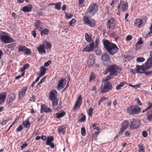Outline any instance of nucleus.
<instances>
[{
	"instance_id": "f257e3e1",
	"label": "nucleus",
	"mask_w": 152,
	"mask_h": 152,
	"mask_svg": "<svg viewBox=\"0 0 152 152\" xmlns=\"http://www.w3.org/2000/svg\"><path fill=\"white\" fill-rule=\"evenodd\" d=\"M103 45L107 52L112 56L117 53L118 48L116 45L107 40H103Z\"/></svg>"
},
{
	"instance_id": "f03ea898",
	"label": "nucleus",
	"mask_w": 152,
	"mask_h": 152,
	"mask_svg": "<svg viewBox=\"0 0 152 152\" xmlns=\"http://www.w3.org/2000/svg\"><path fill=\"white\" fill-rule=\"evenodd\" d=\"M126 110L129 115H134L139 113L141 112V109L137 105H132L128 107Z\"/></svg>"
},
{
	"instance_id": "7ed1b4c3",
	"label": "nucleus",
	"mask_w": 152,
	"mask_h": 152,
	"mask_svg": "<svg viewBox=\"0 0 152 152\" xmlns=\"http://www.w3.org/2000/svg\"><path fill=\"white\" fill-rule=\"evenodd\" d=\"M98 6L96 4L94 3L91 4L87 10V14L90 16V18L94 15L97 12Z\"/></svg>"
},
{
	"instance_id": "20e7f679",
	"label": "nucleus",
	"mask_w": 152,
	"mask_h": 152,
	"mask_svg": "<svg viewBox=\"0 0 152 152\" xmlns=\"http://www.w3.org/2000/svg\"><path fill=\"white\" fill-rule=\"evenodd\" d=\"M5 32L1 31L0 32V39L2 42L4 43H8L14 42V40L8 36L4 35L7 34Z\"/></svg>"
},
{
	"instance_id": "39448f33",
	"label": "nucleus",
	"mask_w": 152,
	"mask_h": 152,
	"mask_svg": "<svg viewBox=\"0 0 152 152\" xmlns=\"http://www.w3.org/2000/svg\"><path fill=\"white\" fill-rule=\"evenodd\" d=\"M119 67L114 64L109 65L107 66V70L111 75H118Z\"/></svg>"
},
{
	"instance_id": "423d86ee",
	"label": "nucleus",
	"mask_w": 152,
	"mask_h": 152,
	"mask_svg": "<svg viewBox=\"0 0 152 152\" xmlns=\"http://www.w3.org/2000/svg\"><path fill=\"white\" fill-rule=\"evenodd\" d=\"M112 88V85L110 82H105L103 86H102L100 89L101 93H105L108 91Z\"/></svg>"
},
{
	"instance_id": "0eeeda50",
	"label": "nucleus",
	"mask_w": 152,
	"mask_h": 152,
	"mask_svg": "<svg viewBox=\"0 0 152 152\" xmlns=\"http://www.w3.org/2000/svg\"><path fill=\"white\" fill-rule=\"evenodd\" d=\"M141 124L140 121L139 120L134 119L131 123L130 126L131 129H134L138 128Z\"/></svg>"
},
{
	"instance_id": "6e6552de",
	"label": "nucleus",
	"mask_w": 152,
	"mask_h": 152,
	"mask_svg": "<svg viewBox=\"0 0 152 152\" xmlns=\"http://www.w3.org/2000/svg\"><path fill=\"white\" fill-rule=\"evenodd\" d=\"M95 59V58L94 55L92 54L90 55L87 62V66L88 67L92 66L94 64Z\"/></svg>"
},
{
	"instance_id": "1a4fd4ad",
	"label": "nucleus",
	"mask_w": 152,
	"mask_h": 152,
	"mask_svg": "<svg viewBox=\"0 0 152 152\" xmlns=\"http://www.w3.org/2000/svg\"><path fill=\"white\" fill-rule=\"evenodd\" d=\"M66 80L62 78L58 81V84L57 87V88L58 90H61L63 88L66 83Z\"/></svg>"
},
{
	"instance_id": "9d476101",
	"label": "nucleus",
	"mask_w": 152,
	"mask_h": 152,
	"mask_svg": "<svg viewBox=\"0 0 152 152\" xmlns=\"http://www.w3.org/2000/svg\"><path fill=\"white\" fill-rule=\"evenodd\" d=\"M15 98V96L14 94L12 96H10L7 99V103L9 106H11L13 103Z\"/></svg>"
},
{
	"instance_id": "9b49d317",
	"label": "nucleus",
	"mask_w": 152,
	"mask_h": 152,
	"mask_svg": "<svg viewBox=\"0 0 152 152\" xmlns=\"http://www.w3.org/2000/svg\"><path fill=\"white\" fill-rule=\"evenodd\" d=\"M83 21L84 24L89 25L91 27H93L95 25L94 23L91 22L89 18L87 16H85L83 18Z\"/></svg>"
},
{
	"instance_id": "f8f14e48",
	"label": "nucleus",
	"mask_w": 152,
	"mask_h": 152,
	"mask_svg": "<svg viewBox=\"0 0 152 152\" xmlns=\"http://www.w3.org/2000/svg\"><path fill=\"white\" fill-rule=\"evenodd\" d=\"M27 90V87L26 86H24L21 88L20 91L19 92L18 94L19 97L20 98H22L24 96Z\"/></svg>"
},
{
	"instance_id": "ddd939ff",
	"label": "nucleus",
	"mask_w": 152,
	"mask_h": 152,
	"mask_svg": "<svg viewBox=\"0 0 152 152\" xmlns=\"http://www.w3.org/2000/svg\"><path fill=\"white\" fill-rule=\"evenodd\" d=\"M57 92L55 90L52 91L50 93L49 98L50 100L53 101L55 100L56 97Z\"/></svg>"
},
{
	"instance_id": "4468645a",
	"label": "nucleus",
	"mask_w": 152,
	"mask_h": 152,
	"mask_svg": "<svg viewBox=\"0 0 152 152\" xmlns=\"http://www.w3.org/2000/svg\"><path fill=\"white\" fill-rule=\"evenodd\" d=\"M82 98L81 96V95L79 96L74 107L73 109L74 110L77 108V107H80L82 102Z\"/></svg>"
},
{
	"instance_id": "2eb2a0df",
	"label": "nucleus",
	"mask_w": 152,
	"mask_h": 152,
	"mask_svg": "<svg viewBox=\"0 0 152 152\" xmlns=\"http://www.w3.org/2000/svg\"><path fill=\"white\" fill-rule=\"evenodd\" d=\"M94 43L92 42L89 44V47L87 46L84 48L83 50V52H89L93 51L94 49Z\"/></svg>"
},
{
	"instance_id": "dca6fc26",
	"label": "nucleus",
	"mask_w": 152,
	"mask_h": 152,
	"mask_svg": "<svg viewBox=\"0 0 152 152\" xmlns=\"http://www.w3.org/2000/svg\"><path fill=\"white\" fill-rule=\"evenodd\" d=\"M52 110L49 107H46L45 105L42 104L41 105V113H50L51 112Z\"/></svg>"
},
{
	"instance_id": "f3484780",
	"label": "nucleus",
	"mask_w": 152,
	"mask_h": 152,
	"mask_svg": "<svg viewBox=\"0 0 152 152\" xmlns=\"http://www.w3.org/2000/svg\"><path fill=\"white\" fill-rule=\"evenodd\" d=\"M145 66H141L137 65L136 66V68L138 69V70H141L142 71V72L144 71V70L150 69V68H148L150 66V64H146V62L145 64Z\"/></svg>"
},
{
	"instance_id": "a211bd4d",
	"label": "nucleus",
	"mask_w": 152,
	"mask_h": 152,
	"mask_svg": "<svg viewBox=\"0 0 152 152\" xmlns=\"http://www.w3.org/2000/svg\"><path fill=\"white\" fill-rule=\"evenodd\" d=\"M33 9L32 5L28 4L27 6H25L23 7L22 10L24 12H31Z\"/></svg>"
},
{
	"instance_id": "6ab92c4d",
	"label": "nucleus",
	"mask_w": 152,
	"mask_h": 152,
	"mask_svg": "<svg viewBox=\"0 0 152 152\" xmlns=\"http://www.w3.org/2000/svg\"><path fill=\"white\" fill-rule=\"evenodd\" d=\"M7 95V94L6 92L0 93V104H1L4 102Z\"/></svg>"
},
{
	"instance_id": "aec40b11",
	"label": "nucleus",
	"mask_w": 152,
	"mask_h": 152,
	"mask_svg": "<svg viewBox=\"0 0 152 152\" xmlns=\"http://www.w3.org/2000/svg\"><path fill=\"white\" fill-rule=\"evenodd\" d=\"M37 50L40 54L44 53H46L45 48L43 45H40L37 48Z\"/></svg>"
},
{
	"instance_id": "412c9836",
	"label": "nucleus",
	"mask_w": 152,
	"mask_h": 152,
	"mask_svg": "<svg viewBox=\"0 0 152 152\" xmlns=\"http://www.w3.org/2000/svg\"><path fill=\"white\" fill-rule=\"evenodd\" d=\"M120 5L122 7V11L125 12L127 11L128 8V5L126 3L124 2L122 0H121Z\"/></svg>"
},
{
	"instance_id": "4be33fe9",
	"label": "nucleus",
	"mask_w": 152,
	"mask_h": 152,
	"mask_svg": "<svg viewBox=\"0 0 152 152\" xmlns=\"http://www.w3.org/2000/svg\"><path fill=\"white\" fill-rule=\"evenodd\" d=\"M102 59L103 62L107 63H109L110 61V57L108 54H104L102 56Z\"/></svg>"
},
{
	"instance_id": "5701e85b",
	"label": "nucleus",
	"mask_w": 152,
	"mask_h": 152,
	"mask_svg": "<svg viewBox=\"0 0 152 152\" xmlns=\"http://www.w3.org/2000/svg\"><path fill=\"white\" fill-rule=\"evenodd\" d=\"M34 24L36 29H38L39 31L42 30V27L39 26L41 24V22L40 20H36Z\"/></svg>"
},
{
	"instance_id": "b1692460",
	"label": "nucleus",
	"mask_w": 152,
	"mask_h": 152,
	"mask_svg": "<svg viewBox=\"0 0 152 152\" xmlns=\"http://www.w3.org/2000/svg\"><path fill=\"white\" fill-rule=\"evenodd\" d=\"M143 22L142 20L140 18H138L135 20V22L134 23V25L137 26L138 28L142 24Z\"/></svg>"
},
{
	"instance_id": "393cba45",
	"label": "nucleus",
	"mask_w": 152,
	"mask_h": 152,
	"mask_svg": "<svg viewBox=\"0 0 152 152\" xmlns=\"http://www.w3.org/2000/svg\"><path fill=\"white\" fill-rule=\"evenodd\" d=\"M150 54L151 57L148 59L146 62V64H150V66L148 68H151L152 66V51L150 52Z\"/></svg>"
},
{
	"instance_id": "a878e982",
	"label": "nucleus",
	"mask_w": 152,
	"mask_h": 152,
	"mask_svg": "<svg viewBox=\"0 0 152 152\" xmlns=\"http://www.w3.org/2000/svg\"><path fill=\"white\" fill-rule=\"evenodd\" d=\"M65 130L66 127L64 126H62L58 128V131L59 133H62L63 134H64L65 133Z\"/></svg>"
},
{
	"instance_id": "bb28decb",
	"label": "nucleus",
	"mask_w": 152,
	"mask_h": 152,
	"mask_svg": "<svg viewBox=\"0 0 152 152\" xmlns=\"http://www.w3.org/2000/svg\"><path fill=\"white\" fill-rule=\"evenodd\" d=\"M49 29L47 28H45L41 31L40 35L42 36L44 35H47L49 34Z\"/></svg>"
},
{
	"instance_id": "cd10ccee",
	"label": "nucleus",
	"mask_w": 152,
	"mask_h": 152,
	"mask_svg": "<svg viewBox=\"0 0 152 152\" xmlns=\"http://www.w3.org/2000/svg\"><path fill=\"white\" fill-rule=\"evenodd\" d=\"M54 138L53 136H50L48 137L46 140V145H49L50 143H52V142Z\"/></svg>"
},
{
	"instance_id": "c85d7f7f",
	"label": "nucleus",
	"mask_w": 152,
	"mask_h": 152,
	"mask_svg": "<svg viewBox=\"0 0 152 152\" xmlns=\"http://www.w3.org/2000/svg\"><path fill=\"white\" fill-rule=\"evenodd\" d=\"M46 69L44 67H42L40 69V74H39V77H41L43 76L45 73L46 71Z\"/></svg>"
},
{
	"instance_id": "c756f323",
	"label": "nucleus",
	"mask_w": 152,
	"mask_h": 152,
	"mask_svg": "<svg viewBox=\"0 0 152 152\" xmlns=\"http://www.w3.org/2000/svg\"><path fill=\"white\" fill-rule=\"evenodd\" d=\"M61 2H59L53 4V5L55 6V9H57L58 10H59L61 9Z\"/></svg>"
},
{
	"instance_id": "7c9ffc66",
	"label": "nucleus",
	"mask_w": 152,
	"mask_h": 152,
	"mask_svg": "<svg viewBox=\"0 0 152 152\" xmlns=\"http://www.w3.org/2000/svg\"><path fill=\"white\" fill-rule=\"evenodd\" d=\"M147 118L149 121H152V110L148 112Z\"/></svg>"
},
{
	"instance_id": "2f4dec72",
	"label": "nucleus",
	"mask_w": 152,
	"mask_h": 152,
	"mask_svg": "<svg viewBox=\"0 0 152 152\" xmlns=\"http://www.w3.org/2000/svg\"><path fill=\"white\" fill-rule=\"evenodd\" d=\"M143 43V42L141 39H140L137 42L135 45L136 47L137 48H140L141 47V45Z\"/></svg>"
},
{
	"instance_id": "473e14b6",
	"label": "nucleus",
	"mask_w": 152,
	"mask_h": 152,
	"mask_svg": "<svg viewBox=\"0 0 152 152\" xmlns=\"http://www.w3.org/2000/svg\"><path fill=\"white\" fill-rule=\"evenodd\" d=\"M23 124L26 128H29L30 127V124L28 121H25L23 122Z\"/></svg>"
},
{
	"instance_id": "72a5a7b5",
	"label": "nucleus",
	"mask_w": 152,
	"mask_h": 152,
	"mask_svg": "<svg viewBox=\"0 0 152 152\" xmlns=\"http://www.w3.org/2000/svg\"><path fill=\"white\" fill-rule=\"evenodd\" d=\"M122 127L124 129H126L128 128L129 126V122L126 121H124L122 123Z\"/></svg>"
},
{
	"instance_id": "f704fd0d",
	"label": "nucleus",
	"mask_w": 152,
	"mask_h": 152,
	"mask_svg": "<svg viewBox=\"0 0 152 152\" xmlns=\"http://www.w3.org/2000/svg\"><path fill=\"white\" fill-rule=\"evenodd\" d=\"M65 112L62 111L60 113H56V115L57 118H60L63 116L65 115Z\"/></svg>"
},
{
	"instance_id": "c9c22d12",
	"label": "nucleus",
	"mask_w": 152,
	"mask_h": 152,
	"mask_svg": "<svg viewBox=\"0 0 152 152\" xmlns=\"http://www.w3.org/2000/svg\"><path fill=\"white\" fill-rule=\"evenodd\" d=\"M113 18H112L109 19L107 23V27L108 28H110L111 27V24H113Z\"/></svg>"
},
{
	"instance_id": "e433bc0d",
	"label": "nucleus",
	"mask_w": 152,
	"mask_h": 152,
	"mask_svg": "<svg viewBox=\"0 0 152 152\" xmlns=\"http://www.w3.org/2000/svg\"><path fill=\"white\" fill-rule=\"evenodd\" d=\"M126 83V82L124 81L120 83L116 87V89L117 90H119L121 89V87L123 86Z\"/></svg>"
},
{
	"instance_id": "4c0bfd02",
	"label": "nucleus",
	"mask_w": 152,
	"mask_h": 152,
	"mask_svg": "<svg viewBox=\"0 0 152 152\" xmlns=\"http://www.w3.org/2000/svg\"><path fill=\"white\" fill-rule=\"evenodd\" d=\"M85 37L87 41L90 42L91 40V38L90 36L89 35L88 33H86L85 34Z\"/></svg>"
},
{
	"instance_id": "58836bf2",
	"label": "nucleus",
	"mask_w": 152,
	"mask_h": 152,
	"mask_svg": "<svg viewBox=\"0 0 152 152\" xmlns=\"http://www.w3.org/2000/svg\"><path fill=\"white\" fill-rule=\"evenodd\" d=\"M26 48L25 46H20L18 48V50L19 52H23L24 53Z\"/></svg>"
},
{
	"instance_id": "ea45409f",
	"label": "nucleus",
	"mask_w": 152,
	"mask_h": 152,
	"mask_svg": "<svg viewBox=\"0 0 152 152\" xmlns=\"http://www.w3.org/2000/svg\"><path fill=\"white\" fill-rule=\"evenodd\" d=\"M139 152H145V147L142 145H139Z\"/></svg>"
},
{
	"instance_id": "a19ab883",
	"label": "nucleus",
	"mask_w": 152,
	"mask_h": 152,
	"mask_svg": "<svg viewBox=\"0 0 152 152\" xmlns=\"http://www.w3.org/2000/svg\"><path fill=\"white\" fill-rule=\"evenodd\" d=\"M65 17L67 19H69L72 18L73 17V15L71 13L67 14L65 12Z\"/></svg>"
},
{
	"instance_id": "79ce46f5",
	"label": "nucleus",
	"mask_w": 152,
	"mask_h": 152,
	"mask_svg": "<svg viewBox=\"0 0 152 152\" xmlns=\"http://www.w3.org/2000/svg\"><path fill=\"white\" fill-rule=\"evenodd\" d=\"M145 59L142 57H139L137 59V61L138 62H142L144 61Z\"/></svg>"
},
{
	"instance_id": "37998d69",
	"label": "nucleus",
	"mask_w": 152,
	"mask_h": 152,
	"mask_svg": "<svg viewBox=\"0 0 152 152\" xmlns=\"http://www.w3.org/2000/svg\"><path fill=\"white\" fill-rule=\"evenodd\" d=\"M31 53V51L28 48H26V49H25V51L24 53L25 54H26V55H28L30 54Z\"/></svg>"
},
{
	"instance_id": "c03bdc74",
	"label": "nucleus",
	"mask_w": 152,
	"mask_h": 152,
	"mask_svg": "<svg viewBox=\"0 0 152 152\" xmlns=\"http://www.w3.org/2000/svg\"><path fill=\"white\" fill-rule=\"evenodd\" d=\"M81 115L83 116V117L79 121V122H84L86 120V116L84 115L83 113H81Z\"/></svg>"
},
{
	"instance_id": "a18cd8bd",
	"label": "nucleus",
	"mask_w": 152,
	"mask_h": 152,
	"mask_svg": "<svg viewBox=\"0 0 152 152\" xmlns=\"http://www.w3.org/2000/svg\"><path fill=\"white\" fill-rule=\"evenodd\" d=\"M81 134L83 136H85L86 135V130L85 127H83L81 128Z\"/></svg>"
},
{
	"instance_id": "49530a36",
	"label": "nucleus",
	"mask_w": 152,
	"mask_h": 152,
	"mask_svg": "<svg viewBox=\"0 0 152 152\" xmlns=\"http://www.w3.org/2000/svg\"><path fill=\"white\" fill-rule=\"evenodd\" d=\"M149 106L146 108V109H145V110H143L142 111V113H144V112H146L148 110L150 109L152 107V103H151V102H149Z\"/></svg>"
},
{
	"instance_id": "de8ad7c7",
	"label": "nucleus",
	"mask_w": 152,
	"mask_h": 152,
	"mask_svg": "<svg viewBox=\"0 0 152 152\" xmlns=\"http://www.w3.org/2000/svg\"><path fill=\"white\" fill-rule=\"evenodd\" d=\"M16 46V44L15 43H12L11 44H9L7 45V47L9 48H13Z\"/></svg>"
},
{
	"instance_id": "09e8293b",
	"label": "nucleus",
	"mask_w": 152,
	"mask_h": 152,
	"mask_svg": "<svg viewBox=\"0 0 152 152\" xmlns=\"http://www.w3.org/2000/svg\"><path fill=\"white\" fill-rule=\"evenodd\" d=\"M23 129L22 126L20 125L16 129V131L17 132L21 131Z\"/></svg>"
},
{
	"instance_id": "8fccbe9b",
	"label": "nucleus",
	"mask_w": 152,
	"mask_h": 152,
	"mask_svg": "<svg viewBox=\"0 0 152 152\" xmlns=\"http://www.w3.org/2000/svg\"><path fill=\"white\" fill-rule=\"evenodd\" d=\"M93 110V109L91 107L88 110V114L91 117L92 116V114Z\"/></svg>"
},
{
	"instance_id": "3c124183",
	"label": "nucleus",
	"mask_w": 152,
	"mask_h": 152,
	"mask_svg": "<svg viewBox=\"0 0 152 152\" xmlns=\"http://www.w3.org/2000/svg\"><path fill=\"white\" fill-rule=\"evenodd\" d=\"M76 22V20L74 19H72L69 23V25L71 26H73L74 25H73Z\"/></svg>"
},
{
	"instance_id": "603ef678",
	"label": "nucleus",
	"mask_w": 152,
	"mask_h": 152,
	"mask_svg": "<svg viewBox=\"0 0 152 152\" xmlns=\"http://www.w3.org/2000/svg\"><path fill=\"white\" fill-rule=\"evenodd\" d=\"M51 63V61L50 60H49L47 62L44 63V65L45 67H48Z\"/></svg>"
},
{
	"instance_id": "864d4df0",
	"label": "nucleus",
	"mask_w": 152,
	"mask_h": 152,
	"mask_svg": "<svg viewBox=\"0 0 152 152\" xmlns=\"http://www.w3.org/2000/svg\"><path fill=\"white\" fill-rule=\"evenodd\" d=\"M98 125V124H96V125L95 124H94L92 126V127L93 129H96L97 130H99V128L97 126Z\"/></svg>"
},
{
	"instance_id": "5fc2aeb1",
	"label": "nucleus",
	"mask_w": 152,
	"mask_h": 152,
	"mask_svg": "<svg viewBox=\"0 0 152 152\" xmlns=\"http://www.w3.org/2000/svg\"><path fill=\"white\" fill-rule=\"evenodd\" d=\"M45 77H43L39 81V82L37 83V87H38L39 86L40 84L42 83V82H44L45 80Z\"/></svg>"
},
{
	"instance_id": "6e6d98bb",
	"label": "nucleus",
	"mask_w": 152,
	"mask_h": 152,
	"mask_svg": "<svg viewBox=\"0 0 152 152\" xmlns=\"http://www.w3.org/2000/svg\"><path fill=\"white\" fill-rule=\"evenodd\" d=\"M132 38V36L131 35H128L127 36L126 38V41H129Z\"/></svg>"
},
{
	"instance_id": "4d7b16f0",
	"label": "nucleus",
	"mask_w": 152,
	"mask_h": 152,
	"mask_svg": "<svg viewBox=\"0 0 152 152\" xmlns=\"http://www.w3.org/2000/svg\"><path fill=\"white\" fill-rule=\"evenodd\" d=\"M143 73H145V74L147 75H152V71H150L147 72H145V71L142 72Z\"/></svg>"
},
{
	"instance_id": "13d9d810",
	"label": "nucleus",
	"mask_w": 152,
	"mask_h": 152,
	"mask_svg": "<svg viewBox=\"0 0 152 152\" xmlns=\"http://www.w3.org/2000/svg\"><path fill=\"white\" fill-rule=\"evenodd\" d=\"M46 44L47 45L46 49H50L51 47V45L50 43L49 42L47 41L46 42Z\"/></svg>"
},
{
	"instance_id": "bf43d9fd",
	"label": "nucleus",
	"mask_w": 152,
	"mask_h": 152,
	"mask_svg": "<svg viewBox=\"0 0 152 152\" xmlns=\"http://www.w3.org/2000/svg\"><path fill=\"white\" fill-rule=\"evenodd\" d=\"M31 34L33 36L34 38L36 37L37 33L36 32L35 29H34L33 31H32Z\"/></svg>"
},
{
	"instance_id": "052dcab7",
	"label": "nucleus",
	"mask_w": 152,
	"mask_h": 152,
	"mask_svg": "<svg viewBox=\"0 0 152 152\" xmlns=\"http://www.w3.org/2000/svg\"><path fill=\"white\" fill-rule=\"evenodd\" d=\"M147 132L145 131H144L142 132V135L143 137H146L147 136Z\"/></svg>"
},
{
	"instance_id": "680f3d73",
	"label": "nucleus",
	"mask_w": 152,
	"mask_h": 152,
	"mask_svg": "<svg viewBox=\"0 0 152 152\" xmlns=\"http://www.w3.org/2000/svg\"><path fill=\"white\" fill-rule=\"evenodd\" d=\"M95 78L94 75L92 73L89 78V81L92 80Z\"/></svg>"
},
{
	"instance_id": "e2e57ef3",
	"label": "nucleus",
	"mask_w": 152,
	"mask_h": 152,
	"mask_svg": "<svg viewBox=\"0 0 152 152\" xmlns=\"http://www.w3.org/2000/svg\"><path fill=\"white\" fill-rule=\"evenodd\" d=\"M12 16L14 19H16L17 18L18 16L17 15L15 12H13L12 14Z\"/></svg>"
},
{
	"instance_id": "0e129e2a",
	"label": "nucleus",
	"mask_w": 152,
	"mask_h": 152,
	"mask_svg": "<svg viewBox=\"0 0 152 152\" xmlns=\"http://www.w3.org/2000/svg\"><path fill=\"white\" fill-rule=\"evenodd\" d=\"M135 100L140 105H142V102H140V100L138 98H137L135 99Z\"/></svg>"
},
{
	"instance_id": "69168bd1",
	"label": "nucleus",
	"mask_w": 152,
	"mask_h": 152,
	"mask_svg": "<svg viewBox=\"0 0 152 152\" xmlns=\"http://www.w3.org/2000/svg\"><path fill=\"white\" fill-rule=\"evenodd\" d=\"M52 102V104L54 106H56L58 104V101L57 100H53Z\"/></svg>"
},
{
	"instance_id": "338daca9",
	"label": "nucleus",
	"mask_w": 152,
	"mask_h": 152,
	"mask_svg": "<svg viewBox=\"0 0 152 152\" xmlns=\"http://www.w3.org/2000/svg\"><path fill=\"white\" fill-rule=\"evenodd\" d=\"M28 145V144L27 143H25L22 145L21 146V149L22 150L23 148H25Z\"/></svg>"
},
{
	"instance_id": "774afa93",
	"label": "nucleus",
	"mask_w": 152,
	"mask_h": 152,
	"mask_svg": "<svg viewBox=\"0 0 152 152\" xmlns=\"http://www.w3.org/2000/svg\"><path fill=\"white\" fill-rule=\"evenodd\" d=\"M29 66V65L28 64H26L24 65L23 66V68L26 69L28 68Z\"/></svg>"
}]
</instances>
